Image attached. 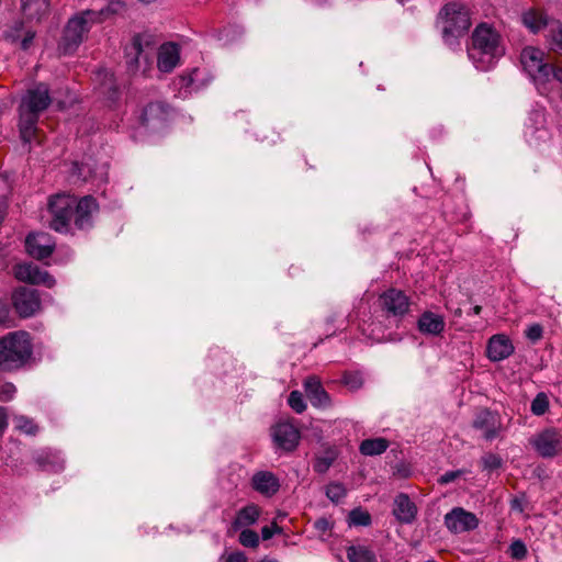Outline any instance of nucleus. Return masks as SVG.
<instances>
[{
	"instance_id": "obj_1",
	"label": "nucleus",
	"mask_w": 562,
	"mask_h": 562,
	"mask_svg": "<svg viewBox=\"0 0 562 562\" xmlns=\"http://www.w3.org/2000/svg\"><path fill=\"white\" fill-rule=\"evenodd\" d=\"M97 200L86 195L80 200L70 193H56L49 196L47 211L50 215L49 227L57 233H67L71 221L79 229L91 226L92 215L98 212Z\"/></svg>"
},
{
	"instance_id": "obj_2",
	"label": "nucleus",
	"mask_w": 562,
	"mask_h": 562,
	"mask_svg": "<svg viewBox=\"0 0 562 562\" xmlns=\"http://www.w3.org/2000/svg\"><path fill=\"white\" fill-rule=\"evenodd\" d=\"M52 97L46 83L40 82L27 89L19 105V130L23 142L31 143L37 134L42 113L50 105Z\"/></svg>"
},
{
	"instance_id": "obj_3",
	"label": "nucleus",
	"mask_w": 562,
	"mask_h": 562,
	"mask_svg": "<svg viewBox=\"0 0 562 562\" xmlns=\"http://www.w3.org/2000/svg\"><path fill=\"white\" fill-rule=\"evenodd\" d=\"M504 54L503 38L494 27L481 23L474 29L468 55L477 69H490Z\"/></svg>"
},
{
	"instance_id": "obj_4",
	"label": "nucleus",
	"mask_w": 562,
	"mask_h": 562,
	"mask_svg": "<svg viewBox=\"0 0 562 562\" xmlns=\"http://www.w3.org/2000/svg\"><path fill=\"white\" fill-rule=\"evenodd\" d=\"M33 355V344L27 331H11L0 338V371L12 372L25 367Z\"/></svg>"
},
{
	"instance_id": "obj_5",
	"label": "nucleus",
	"mask_w": 562,
	"mask_h": 562,
	"mask_svg": "<svg viewBox=\"0 0 562 562\" xmlns=\"http://www.w3.org/2000/svg\"><path fill=\"white\" fill-rule=\"evenodd\" d=\"M111 8L106 10H85L70 18L64 29L59 48L64 54L75 52L87 38L93 25L102 23Z\"/></svg>"
},
{
	"instance_id": "obj_6",
	"label": "nucleus",
	"mask_w": 562,
	"mask_h": 562,
	"mask_svg": "<svg viewBox=\"0 0 562 562\" xmlns=\"http://www.w3.org/2000/svg\"><path fill=\"white\" fill-rule=\"evenodd\" d=\"M440 14L443 23L442 34L447 43H450V38L463 35L471 25L469 11L462 3H447Z\"/></svg>"
},
{
	"instance_id": "obj_7",
	"label": "nucleus",
	"mask_w": 562,
	"mask_h": 562,
	"mask_svg": "<svg viewBox=\"0 0 562 562\" xmlns=\"http://www.w3.org/2000/svg\"><path fill=\"white\" fill-rule=\"evenodd\" d=\"M520 60L525 70L533 79L541 93H547L550 89L548 83L550 82L551 65L543 61V53L535 47H526L520 54Z\"/></svg>"
},
{
	"instance_id": "obj_8",
	"label": "nucleus",
	"mask_w": 562,
	"mask_h": 562,
	"mask_svg": "<svg viewBox=\"0 0 562 562\" xmlns=\"http://www.w3.org/2000/svg\"><path fill=\"white\" fill-rule=\"evenodd\" d=\"M154 59L153 48L146 43L143 45L140 35H135L131 44L125 48V63L130 74L135 75L142 70L143 75H147L150 70Z\"/></svg>"
},
{
	"instance_id": "obj_9",
	"label": "nucleus",
	"mask_w": 562,
	"mask_h": 562,
	"mask_svg": "<svg viewBox=\"0 0 562 562\" xmlns=\"http://www.w3.org/2000/svg\"><path fill=\"white\" fill-rule=\"evenodd\" d=\"M530 445L542 458H554L562 453V431L549 427L530 439Z\"/></svg>"
},
{
	"instance_id": "obj_10",
	"label": "nucleus",
	"mask_w": 562,
	"mask_h": 562,
	"mask_svg": "<svg viewBox=\"0 0 562 562\" xmlns=\"http://www.w3.org/2000/svg\"><path fill=\"white\" fill-rule=\"evenodd\" d=\"M378 303L387 317L402 318L409 312L411 299L404 291L391 288L380 294Z\"/></svg>"
},
{
	"instance_id": "obj_11",
	"label": "nucleus",
	"mask_w": 562,
	"mask_h": 562,
	"mask_svg": "<svg viewBox=\"0 0 562 562\" xmlns=\"http://www.w3.org/2000/svg\"><path fill=\"white\" fill-rule=\"evenodd\" d=\"M12 304L21 317H31L41 310V297L36 290L20 286L12 293Z\"/></svg>"
},
{
	"instance_id": "obj_12",
	"label": "nucleus",
	"mask_w": 562,
	"mask_h": 562,
	"mask_svg": "<svg viewBox=\"0 0 562 562\" xmlns=\"http://www.w3.org/2000/svg\"><path fill=\"white\" fill-rule=\"evenodd\" d=\"M14 277L24 283L42 284L46 288H53L56 283L55 279L38 266L32 262L18 263L13 268Z\"/></svg>"
},
{
	"instance_id": "obj_13",
	"label": "nucleus",
	"mask_w": 562,
	"mask_h": 562,
	"mask_svg": "<svg viewBox=\"0 0 562 562\" xmlns=\"http://www.w3.org/2000/svg\"><path fill=\"white\" fill-rule=\"evenodd\" d=\"M272 438L279 449L291 452L299 446L301 434L293 424L281 422L272 427Z\"/></svg>"
},
{
	"instance_id": "obj_14",
	"label": "nucleus",
	"mask_w": 562,
	"mask_h": 562,
	"mask_svg": "<svg viewBox=\"0 0 562 562\" xmlns=\"http://www.w3.org/2000/svg\"><path fill=\"white\" fill-rule=\"evenodd\" d=\"M55 246L53 237L47 233H31L25 239L27 254L36 260L48 258L54 252Z\"/></svg>"
},
{
	"instance_id": "obj_15",
	"label": "nucleus",
	"mask_w": 562,
	"mask_h": 562,
	"mask_svg": "<svg viewBox=\"0 0 562 562\" xmlns=\"http://www.w3.org/2000/svg\"><path fill=\"white\" fill-rule=\"evenodd\" d=\"M446 527L453 533L474 530L479 526V519L473 513L462 507H456L445 516Z\"/></svg>"
},
{
	"instance_id": "obj_16",
	"label": "nucleus",
	"mask_w": 562,
	"mask_h": 562,
	"mask_svg": "<svg viewBox=\"0 0 562 562\" xmlns=\"http://www.w3.org/2000/svg\"><path fill=\"white\" fill-rule=\"evenodd\" d=\"M473 428L480 430L486 440H493L498 436L502 429V423L496 413L488 409H482L473 419Z\"/></svg>"
},
{
	"instance_id": "obj_17",
	"label": "nucleus",
	"mask_w": 562,
	"mask_h": 562,
	"mask_svg": "<svg viewBox=\"0 0 562 562\" xmlns=\"http://www.w3.org/2000/svg\"><path fill=\"white\" fill-rule=\"evenodd\" d=\"M514 345L512 340L504 334L493 335L486 346V356L493 361H502L514 353Z\"/></svg>"
},
{
	"instance_id": "obj_18",
	"label": "nucleus",
	"mask_w": 562,
	"mask_h": 562,
	"mask_svg": "<svg viewBox=\"0 0 562 562\" xmlns=\"http://www.w3.org/2000/svg\"><path fill=\"white\" fill-rule=\"evenodd\" d=\"M170 110L162 101L150 102L143 109L140 122L147 127L160 126L168 120Z\"/></svg>"
},
{
	"instance_id": "obj_19",
	"label": "nucleus",
	"mask_w": 562,
	"mask_h": 562,
	"mask_svg": "<svg viewBox=\"0 0 562 562\" xmlns=\"http://www.w3.org/2000/svg\"><path fill=\"white\" fill-rule=\"evenodd\" d=\"M529 124L526 125L525 136L531 144H539L549 138V132L546 127V115L542 111H532L529 115Z\"/></svg>"
},
{
	"instance_id": "obj_20",
	"label": "nucleus",
	"mask_w": 562,
	"mask_h": 562,
	"mask_svg": "<svg viewBox=\"0 0 562 562\" xmlns=\"http://www.w3.org/2000/svg\"><path fill=\"white\" fill-rule=\"evenodd\" d=\"M393 515L401 524H412L416 519L417 506L405 493L395 496L393 503Z\"/></svg>"
},
{
	"instance_id": "obj_21",
	"label": "nucleus",
	"mask_w": 562,
	"mask_h": 562,
	"mask_svg": "<svg viewBox=\"0 0 562 562\" xmlns=\"http://www.w3.org/2000/svg\"><path fill=\"white\" fill-rule=\"evenodd\" d=\"M251 487L259 494L271 497L280 488L279 479L270 471L256 472L251 477Z\"/></svg>"
},
{
	"instance_id": "obj_22",
	"label": "nucleus",
	"mask_w": 562,
	"mask_h": 562,
	"mask_svg": "<svg viewBox=\"0 0 562 562\" xmlns=\"http://www.w3.org/2000/svg\"><path fill=\"white\" fill-rule=\"evenodd\" d=\"M307 398L315 407H327L330 405V396L323 387L318 378L312 375L304 382Z\"/></svg>"
},
{
	"instance_id": "obj_23",
	"label": "nucleus",
	"mask_w": 562,
	"mask_h": 562,
	"mask_svg": "<svg viewBox=\"0 0 562 562\" xmlns=\"http://www.w3.org/2000/svg\"><path fill=\"white\" fill-rule=\"evenodd\" d=\"M179 58V47L177 44H162L157 54V67L162 72H170L178 65Z\"/></svg>"
},
{
	"instance_id": "obj_24",
	"label": "nucleus",
	"mask_w": 562,
	"mask_h": 562,
	"mask_svg": "<svg viewBox=\"0 0 562 562\" xmlns=\"http://www.w3.org/2000/svg\"><path fill=\"white\" fill-rule=\"evenodd\" d=\"M35 33L31 30L24 31V24L21 21L14 22L10 30L5 31L4 38L10 41L12 44H19L20 48L27 49L33 40Z\"/></svg>"
},
{
	"instance_id": "obj_25",
	"label": "nucleus",
	"mask_w": 562,
	"mask_h": 562,
	"mask_svg": "<svg viewBox=\"0 0 562 562\" xmlns=\"http://www.w3.org/2000/svg\"><path fill=\"white\" fill-rule=\"evenodd\" d=\"M260 515L261 508L257 504L250 503L246 505L236 513V517L232 522L233 530L236 531L254 525Z\"/></svg>"
},
{
	"instance_id": "obj_26",
	"label": "nucleus",
	"mask_w": 562,
	"mask_h": 562,
	"mask_svg": "<svg viewBox=\"0 0 562 562\" xmlns=\"http://www.w3.org/2000/svg\"><path fill=\"white\" fill-rule=\"evenodd\" d=\"M446 323L442 316L432 312H424L418 319V329L428 335H440Z\"/></svg>"
},
{
	"instance_id": "obj_27",
	"label": "nucleus",
	"mask_w": 562,
	"mask_h": 562,
	"mask_svg": "<svg viewBox=\"0 0 562 562\" xmlns=\"http://www.w3.org/2000/svg\"><path fill=\"white\" fill-rule=\"evenodd\" d=\"M522 23L531 32L537 33L543 27L552 24L553 20H550L544 11L539 9H529L524 12L521 16Z\"/></svg>"
},
{
	"instance_id": "obj_28",
	"label": "nucleus",
	"mask_w": 562,
	"mask_h": 562,
	"mask_svg": "<svg viewBox=\"0 0 562 562\" xmlns=\"http://www.w3.org/2000/svg\"><path fill=\"white\" fill-rule=\"evenodd\" d=\"M48 0H21V9L27 19L40 20L48 12Z\"/></svg>"
},
{
	"instance_id": "obj_29",
	"label": "nucleus",
	"mask_w": 562,
	"mask_h": 562,
	"mask_svg": "<svg viewBox=\"0 0 562 562\" xmlns=\"http://www.w3.org/2000/svg\"><path fill=\"white\" fill-rule=\"evenodd\" d=\"M389 446H390V442L385 438H382V437L369 438V439H364L360 443L359 451L363 456H369V457L380 456L386 451Z\"/></svg>"
},
{
	"instance_id": "obj_30",
	"label": "nucleus",
	"mask_w": 562,
	"mask_h": 562,
	"mask_svg": "<svg viewBox=\"0 0 562 562\" xmlns=\"http://www.w3.org/2000/svg\"><path fill=\"white\" fill-rule=\"evenodd\" d=\"M347 559L349 562H376L375 553L363 544L348 547Z\"/></svg>"
},
{
	"instance_id": "obj_31",
	"label": "nucleus",
	"mask_w": 562,
	"mask_h": 562,
	"mask_svg": "<svg viewBox=\"0 0 562 562\" xmlns=\"http://www.w3.org/2000/svg\"><path fill=\"white\" fill-rule=\"evenodd\" d=\"M338 453L334 448H327L323 454L316 456L313 469L316 473L324 474L329 468L333 465L335 460L337 459Z\"/></svg>"
},
{
	"instance_id": "obj_32",
	"label": "nucleus",
	"mask_w": 562,
	"mask_h": 562,
	"mask_svg": "<svg viewBox=\"0 0 562 562\" xmlns=\"http://www.w3.org/2000/svg\"><path fill=\"white\" fill-rule=\"evenodd\" d=\"M548 38L551 48L554 52L562 53V27L558 21H552Z\"/></svg>"
},
{
	"instance_id": "obj_33",
	"label": "nucleus",
	"mask_w": 562,
	"mask_h": 562,
	"mask_svg": "<svg viewBox=\"0 0 562 562\" xmlns=\"http://www.w3.org/2000/svg\"><path fill=\"white\" fill-rule=\"evenodd\" d=\"M349 525L352 526H369L371 524V515L368 510L362 508H355L348 516Z\"/></svg>"
},
{
	"instance_id": "obj_34",
	"label": "nucleus",
	"mask_w": 562,
	"mask_h": 562,
	"mask_svg": "<svg viewBox=\"0 0 562 562\" xmlns=\"http://www.w3.org/2000/svg\"><path fill=\"white\" fill-rule=\"evenodd\" d=\"M549 409V398L546 393L541 392L536 395L531 402L530 411L536 416H542Z\"/></svg>"
},
{
	"instance_id": "obj_35",
	"label": "nucleus",
	"mask_w": 562,
	"mask_h": 562,
	"mask_svg": "<svg viewBox=\"0 0 562 562\" xmlns=\"http://www.w3.org/2000/svg\"><path fill=\"white\" fill-rule=\"evenodd\" d=\"M239 542L246 548H257L259 546V536L251 529H244L239 535Z\"/></svg>"
},
{
	"instance_id": "obj_36",
	"label": "nucleus",
	"mask_w": 562,
	"mask_h": 562,
	"mask_svg": "<svg viewBox=\"0 0 562 562\" xmlns=\"http://www.w3.org/2000/svg\"><path fill=\"white\" fill-rule=\"evenodd\" d=\"M14 422L16 428L27 435H35L38 430L37 425L26 416H16Z\"/></svg>"
},
{
	"instance_id": "obj_37",
	"label": "nucleus",
	"mask_w": 562,
	"mask_h": 562,
	"mask_svg": "<svg viewBox=\"0 0 562 562\" xmlns=\"http://www.w3.org/2000/svg\"><path fill=\"white\" fill-rule=\"evenodd\" d=\"M346 493V488L341 483H330L326 486V496L334 503L342 499Z\"/></svg>"
},
{
	"instance_id": "obj_38",
	"label": "nucleus",
	"mask_w": 562,
	"mask_h": 562,
	"mask_svg": "<svg viewBox=\"0 0 562 562\" xmlns=\"http://www.w3.org/2000/svg\"><path fill=\"white\" fill-rule=\"evenodd\" d=\"M288 404L297 414H301L306 409V404L303 400V395L299 391H292L290 393Z\"/></svg>"
},
{
	"instance_id": "obj_39",
	"label": "nucleus",
	"mask_w": 562,
	"mask_h": 562,
	"mask_svg": "<svg viewBox=\"0 0 562 562\" xmlns=\"http://www.w3.org/2000/svg\"><path fill=\"white\" fill-rule=\"evenodd\" d=\"M483 470L493 471L502 467V458L495 453H485L481 458Z\"/></svg>"
},
{
	"instance_id": "obj_40",
	"label": "nucleus",
	"mask_w": 562,
	"mask_h": 562,
	"mask_svg": "<svg viewBox=\"0 0 562 562\" xmlns=\"http://www.w3.org/2000/svg\"><path fill=\"white\" fill-rule=\"evenodd\" d=\"M342 383L350 390L356 391L362 386L363 380L361 374L358 372H345L342 375Z\"/></svg>"
},
{
	"instance_id": "obj_41",
	"label": "nucleus",
	"mask_w": 562,
	"mask_h": 562,
	"mask_svg": "<svg viewBox=\"0 0 562 562\" xmlns=\"http://www.w3.org/2000/svg\"><path fill=\"white\" fill-rule=\"evenodd\" d=\"M509 555L516 560H522L527 557V547L521 540H515L512 542L508 549Z\"/></svg>"
},
{
	"instance_id": "obj_42",
	"label": "nucleus",
	"mask_w": 562,
	"mask_h": 562,
	"mask_svg": "<svg viewBox=\"0 0 562 562\" xmlns=\"http://www.w3.org/2000/svg\"><path fill=\"white\" fill-rule=\"evenodd\" d=\"M105 81L101 85L100 89L102 93H106L109 99H114L117 94V88L115 86L113 76L111 74H105Z\"/></svg>"
},
{
	"instance_id": "obj_43",
	"label": "nucleus",
	"mask_w": 562,
	"mask_h": 562,
	"mask_svg": "<svg viewBox=\"0 0 562 562\" xmlns=\"http://www.w3.org/2000/svg\"><path fill=\"white\" fill-rule=\"evenodd\" d=\"M525 335L530 341L537 342L542 338L543 328L540 324H532L526 329Z\"/></svg>"
},
{
	"instance_id": "obj_44",
	"label": "nucleus",
	"mask_w": 562,
	"mask_h": 562,
	"mask_svg": "<svg viewBox=\"0 0 562 562\" xmlns=\"http://www.w3.org/2000/svg\"><path fill=\"white\" fill-rule=\"evenodd\" d=\"M16 392V387L13 383L7 382L0 385V401H11Z\"/></svg>"
},
{
	"instance_id": "obj_45",
	"label": "nucleus",
	"mask_w": 562,
	"mask_h": 562,
	"mask_svg": "<svg viewBox=\"0 0 562 562\" xmlns=\"http://www.w3.org/2000/svg\"><path fill=\"white\" fill-rule=\"evenodd\" d=\"M333 521L326 517H319L314 522V528L321 535L328 533L333 528Z\"/></svg>"
},
{
	"instance_id": "obj_46",
	"label": "nucleus",
	"mask_w": 562,
	"mask_h": 562,
	"mask_svg": "<svg viewBox=\"0 0 562 562\" xmlns=\"http://www.w3.org/2000/svg\"><path fill=\"white\" fill-rule=\"evenodd\" d=\"M462 474H463V471H461V470L446 472L438 479V483L441 485L449 484V483L456 481Z\"/></svg>"
},
{
	"instance_id": "obj_47",
	"label": "nucleus",
	"mask_w": 562,
	"mask_h": 562,
	"mask_svg": "<svg viewBox=\"0 0 562 562\" xmlns=\"http://www.w3.org/2000/svg\"><path fill=\"white\" fill-rule=\"evenodd\" d=\"M224 562H247V558L243 552H233L223 557Z\"/></svg>"
},
{
	"instance_id": "obj_48",
	"label": "nucleus",
	"mask_w": 562,
	"mask_h": 562,
	"mask_svg": "<svg viewBox=\"0 0 562 562\" xmlns=\"http://www.w3.org/2000/svg\"><path fill=\"white\" fill-rule=\"evenodd\" d=\"M8 426V413H7V408L5 407H2L0 406V435L3 434V431L5 430Z\"/></svg>"
},
{
	"instance_id": "obj_49",
	"label": "nucleus",
	"mask_w": 562,
	"mask_h": 562,
	"mask_svg": "<svg viewBox=\"0 0 562 562\" xmlns=\"http://www.w3.org/2000/svg\"><path fill=\"white\" fill-rule=\"evenodd\" d=\"M550 81L552 79L562 83V68L551 65Z\"/></svg>"
},
{
	"instance_id": "obj_50",
	"label": "nucleus",
	"mask_w": 562,
	"mask_h": 562,
	"mask_svg": "<svg viewBox=\"0 0 562 562\" xmlns=\"http://www.w3.org/2000/svg\"><path fill=\"white\" fill-rule=\"evenodd\" d=\"M9 318V307L5 303L0 301V325L5 323Z\"/></svg>"
},
{
	"instance_id": "obj_51",
	"label": "nucleus",
	"mask_w": 562,
	"mask_h": 562,
	"mask_svg": "<svg viewBox=\"0 0 562 562\" xmlns=\"http://www.w3.org/2000/svg\"><path fill=\"white\" fill-rule=\"evenodd\" d=\"M268 134H270V136H271V138H272V139H271V144H276V143H277V138H279V134H278V133H276V132H274V131H272V130H271V131H270V130L265 131V132L262 133V136H259V137H258V139H259V140H261V142L266 140V139L269 137V135H268Z\"/></svg>"
},
{
	"instance_id": "obj_52",
	"label": "nucleus",
	"mask_w": 562,
	"mask_h": 562,
	"mask_svg": "<svg viewBox=\"0 0 562 562\" xmlns=\"http://www.w3.org/2000/svg\"><path fill=\"white\" fill-rule=\"evenodd\" d=\"M274 531L272 530L271 527H268V526H265L262 529H261V537L263 540H269L271 539L273 536H274Z\"/></svg>"
},
{
	"instance_id": "obj_53",
	"label": "nucleus",
	"mask_w": 562,
	"mask_h": 562,
	"mask_svg": "<svg viewBox=\"0 0 562 562\" xmlns=\"http://www.w3.org/2000/svg\"><path fill=\"white\" fill-rule=\"evenodd\" d=\"M270 527L272 528L274 533L280 535L283 531V529L280 526H278V524L276 521H273Z\"/></svg>"
},
{
	"instance_id": "obj_54",
	"label": "nucleus",
	"mask_w": 562,
	"mask_h": 562,
	"mask_svg": "<svg viewBox=\"0 0 562 562\" xmlns=\"http://www.w3.org/2000/svg\"><path fill=\"white\" fill-rule=\"evenodd\" d=\"M82 169H83V166L79 165V164H74V171H76L78 173V176H81L82 175Z\"/></svg>"
},
{
	"instance_id": "obj_55",
	"label": "nucleus",
	"mask_w": 562,
	"mask_h": 562,
	"mask_svg": "<svg viewBox=\"0 0 562 562\" xmlns=\"http://www.w3.org/2000/svg\"><path fill=\"white\" fill-rule=\"evenodd\" d=\"M5 212L4 202L0 200V222L2 221Z\"/></svg>"
},
{
	"instance_id": "obj_56",
	"label": "nucleus",
	"mask_w": 562,
	"mask_h": 562,
	"mask_svg": "<svg viewBox=\"0 0 562 562\" xmlns=\"http://www.w3.org/2000/svg\"><path fill=\"white\" fill-rule=\"evenodd\" d=\"M481 311H482V306H481V305H475V306L473 307V313H474L475 315H479V314L481 313Z\"/></svg>"
}]
</instances>
